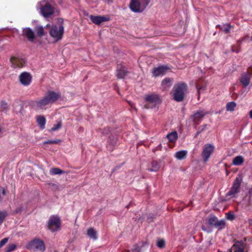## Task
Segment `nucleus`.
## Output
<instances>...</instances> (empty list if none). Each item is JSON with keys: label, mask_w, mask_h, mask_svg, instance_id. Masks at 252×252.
Wrapping results in <instances>:
<instances>
[{"label": "nucleus", "mask_w": 252, "mask_h": 252, "mask_svg": "<svg viewBox=\"0 0 252 252\" xmlns=\"http://www.w3.org/2000/svg\"><path fill=\"white\" fill-rule=\"evenodd\" d=\"M236 106V104L233 102H229L227 103L226 106V110L228 111H233Z\"/></svg>", "instance_id": "7c9ffc66"}, {"label": "nucleus", "mask_w": 252, "mask_h": 252, "mask_svg": "<svg viewBox=\"0 0 252 252\" xmlns=\"http://www.w3.org/2000/svg\"><path fill=\"white\" fill-rule=\"evenodd\" d=\"M232 51L233 52H236L238 53V52H239L240 51V50H239V49H238V50H235L232 48Z\"/></svg>", "instance_id": "49530a36"}, {"label": "nucleus", "mask_w": 252, "mask_h": 252, "mask_svg": "<svg viewBox=\"0 0 252 252\" xmlns=\"http://www.w3.org/2000/svg\"><path fill=\"white\" fill-rule=\"evenodd\" d=\"M234 215L233 213H228L227 214V219L229 220H233L234 219Z\"/></svg>", "instance_id": "a19ab883"}, {"label": "nucleus", "mask_w": 252, "mask_h": 252, "mask_svg": "<svg viewBox=\"0 0 252 252\" xmlns=\"http://www.w3.org/2000/svg\"><path fill=\"white\" fill-rule=\"evenodd\" d=\"M16 248V245L14 244L8 245L6 249V252H10L14 250Z\"/></svg>", "instance_id": "f704fd0d"}, {"label": "nucleus", "mask_w": 252, "mask_h": 252, "mask_svg": "<svg viewBox=\"0 0 252 252\" xmlns=\"http://www.w3.org/2000/svg\"><path fill=\"white\" fill-rule=\"evenodd\" d=\"M243 178L242 174H239L237 176L229 191L226 194V197L228 199L237 197V194L241 191V185L243 182Z\"/></svg>", "instance_id": "7ed1b4c3"}, {"label": "nucleus", "mask_w": 252, "mask_h": 252, "mask_svg": "<svg viewBox=\"0 0 252 252\" xmlns=\"http://www.w3.org/2000/svg\"><path fill=\"white\" fill-rule=\"evenodd\" d=\"M61 97V94L53 91H48L41 99L33 102V106L37 110H45L51 103L57 101Z\"/></svg>", "instance_id": "f257e3e1"}, {"label": "nucleus", "mask_w": 252, "mask_h": 252, "mask_svg": "<svg viewBox=\"0 0 252 252\" xmlns=\"http://www.w3.org/2000/svg\"><path fill=\"white\" fill-rule=\"evenodd\" d=\"M208 222L210 225L214 226L220 229L223 228L225 225L224 220H219L215 216L211 217L208 220Z\"/></svg>", "instance_id": "9b49d317"}, {"label": "nucleus", "mask_w": 252, "mask_h": 252, "mask_svg": "<svg viewBox=\"0 0 252 252\" xmlns=\"http://www.w3.org/2000/svg\"><path fill=\"white\" fill-rule=\"evenodd\" d=\"M145 101L142 105L143 108L152 109L161 103L162 99L159 95L156 94H147L144 97Z\"/></svg>", "instance_id": "20e7f679"}, {"label": "nucleus", "mask_w": 252, "mask_h": 252, "mask_svg": "<svg viewBox=\"0 0 252 252\" xmlns=\"http://www.w3.org/2000/svg\"><path fill=\"white\" fill-rule=\"evenodd\" d=\"M109 2H112L113 0H107Z\"/></svg>", "instance_id": "3c124183"}, {"label": "nucleus", "mask_w": 252, "mask_h": 252, "mask_svg": "<svg viewBox=\"0 0 252 252\" xmlns=\"http://www.w3.org/2000/svg\"><path fill=\"white\" fill-rule=\"evenodd\" d=\"M35 31L38 36L41 37L45 35L44 31L42 26H36Z\"/></svg>", "instance_id": "c756f323"}, {"label": "nucleus", "mask_w": 252, "mask_h": 252, "mask_svg": "<svg viewBox=\"0 0 252 252\" xmlns=\"http://www.w3.org/2000/svg\"><path fill=\"white\" fill-rule=\"evenodd\" d=\"M8 240V238H4L0 241V248L3 246Z\"/></svg>", "instance_id": "ea45409f"}, {"label": "nucleus", "mask_w": 252, "mask_h": 252, "mask_svg": "<svg viewBox=\"0 0 252 252\" xmlns=\"http://www.w3.org/2000/svg\"><path fill=\"white\" fill-rule=\"evenodd\" d=\"M11 66L13 68H21L26 63L24 59L18 57H12L10 59Z\"/></svg>", "instance_id": "f8f14e48"}, {"label": "nucleus", "mask_w": 252, "mask_h": 252, "mask_svg": "<svg viewBox=\"0 0 252 252\" xmlns=\"http://www.w3.org/2000/svg\"><path fill=\"white\" fill-rule=\"evenodd\" d=\"M187 86L184 83H179L174 85L173 90V98L177 102L182 101L187 93Z\"/></svg>", "instance_id": "f03ea898"}, {"label": "nucleus", "mask_w": 252, "mask_h": 252, "mask_svg": "<svg viewBox=\"0 0 252 252\" xmlns=\"http://www.w3.org/2000/svg\"><path fill=\"white\" fill-rule=\"evenodd\" d=\"M90 18L91 21L96 25H99L103 22L108 21L109 20V18L105 16H100L91 15Z\"/></svg>", "instance_id": "a211bd4d"}, {"label": "nucleus", "mask_w": 252, "mask_h": 252, "mask_svg": "<svg viewBox=\"0 0 252 252\" xmlns=\"http://www.w3.org/2000/svg\"><path fill=\"white\" fill-rule=\"evenodd\" d=\"M196 88L197 89H198V98L199 97V94H200V92L202 90L203 91L205 90V88L203 87H199L198 85H197L196 86Z\"/></svg>", "instance_id": "79ce46f5"}, {"label": "nucleus", "mask_w": 252, "mask_h": 252, "mask_svg": "<svg viewBox=\"0 0 252 252\" xmlns=\"http://www.w3.org/2000/svg\"><path fill=\"white\" fill-rule=\"evenodd\" d=\"M130 105L131 106V107H132V108H133L135 110H136V109L133 106V105L132 103H129Z\"/></svg>", "instance_id": "de8ad7c7"}, {"label": "nucleus", "mask_w": 252, "mask_h": 252, "mask_svg": "<svg viewBox=\"0 0 252 252\" xmlns=\"http://www.w3.org/2000/svg\"><path fill=\"white\" fill-rule=\"evenodd\" d=\"M128 71L125 66L121 64L117 66L116 69V76L119 79H124L128 74Z\"/></svg>", "instance_id": "4468645a"}, {"label": "nucleus", "mask_w": 252, "mask_h": 252, "mask_svg": "<svg viewBox=\"0 0 252 252\" xmlns=\"http://www.w3.org/2000/svg\"><path fill=\"white\" fill-rule=\"evenodd\" d=\"M251 41H252V36L251 37Z\"/></svg>", "instance_id": "5fc2aeb1"}, {"label": "nucleus", "mask_w": 252, "mask_h": 252, "mask_svg": "<svg viewBox=\"0 0 252 252\" xmlns=\"http://www.w3.org/2000/svg\"><path fill=\"white\" fill-rule=\"evenodd\" d=\"M157 246L160 248H162L165 246V241L163 239L158 240L157 243Z\"/></svg>", "instance_id": "4c0bfd02"}, {"label": "nucleus", "mask_w": 252, "mask_h": 252, "mask_svg": "<svg viewBox=\"0 0 252 252\" xmlns=\"http://www.w3.org/2000/svg\"><path fill=\"white\" fill-rule=\"evenodd\" d=\"M49 173L51 175H60L64 173V171L59 168H53L50 170Z\"/></svg>", "instance_id": "cd10ccee"}, {"label": "nucleus", "mask_w": 252, "mask_h": 252, "mask_svg": "<svg viewBox=\"0 0 252 252\" xmlns=\"http://www.w3.org/2000/svg\"><path fill=\"white\" fill-rule=\"evenodd\" d=\"M244 204L247 206H249L252 204V196L249 194H247L243 199Z\"/></svg>", "instance_id": "a878e982"}, {"label": "nucleus", "mask_w": 252, "mask_h": 252, "mask_svg": "<svg viewBox=\"0 0 252 252\" xmlns=\"http://www.w3.org/2000/svg\"><path fill=\"white\" fill-rule=\"evenodd\" d=\"M187 153L188 152L186 150L180 151L176 153L175 157L179 160H182L187 157Z\"/></svg>", "instance_id": "4be33fe9"}, {"label": "nucleus", "mask_w": 252, "mask_h": 252, "mask_svg": "<svg viewBox=\"0 0 252 252\" xmlns=\"http://www.w3.org/2000/svg\"><path fill=\"white\" fill-rule=\"evenodd\" d=\"M168 68L166 66H161L158 67L154 68L152 70L153 75L154 77H158L164 75Z\"/></svg>", "instance_id": "2eb2a0df"}, {"label": "nucleus", "mask_w": 252, "mask_h": 252, "mask_svg": "<svg viewBox=\"0 0 252 252\" xmlns=\"http://www.w3.org/2000/svg\"><path fill=\"white\" fill-rule=\"evenodd\" d=\"M230 252H244L242 244L240 242L236 243L231 248Z\"/></svg>", "instance_id": "aec40b11"}, {"label": "nucleus", "mask_w": 252, "mask_h": 252, "mask_svg": "<svg viewBox=\"0 0 252 252\" xmlns=\"http://www.w3.org/2000/svg\"><path fill=\"white\" fill-rule=\"evenodd\" d=\"M6 216L7 213L6 212H0V225L3 222Z\"/></svg>", "instance_id": "c9c22d12"}, {"label": "nucleus", "mask_w": 252, "mask_h": 252, "mask_svg": "<svg viewBox=\"0 0 252 252\" xmlns=\"http://www.w3.org/2000/svg\"><path fill=\"white\" fill-rule=\"evenodd\" d=\"M32 76L28 72H24L19 76V79L20 83L24 86H28L32 81Z\"/></svg>", "instance_id": "ddd939ff"}, {"label": "nucleus", "mask_w": 252, "mask_h": 252, "mask_svg": "<svg viewBox=\"0 0 252 252\" xmlns=\"http://www.w3.org/2000/svg\"><path fill=\"white\" fill-rule=\"evenodd\" d=\"M61 140L60 139H56V140H50L48 141H45L44 144H60L61 142Z\"/></svg>", "instance_id": "72a5a7b5"}, {"label": "nucleus", "mask_w": 252, "mask_h": 252, "mask_svg": "<svg viewBox=\"0 0 252 252\" xmlns=\"http://www.w3.org/2000/svg\"><path fill=\"white\" fill-rule=\"evenodd\" d=\"M0 107L3 110H6L8 108V105L6 102L2 101L0 104Z\"/></svg>", "instance_id": "58836bf2"}, {"label": "nucleus", "mask_w": 252, "mask_h": 252, "mask_svg": "<svg viewBox=\"0 0 252 252\" xmlns=\"http://www.w3.org/2000/svg\"><path fill=\"white\" fill-rule=\"evenodd\" d=\"M206 125H205L203 126H202V129H201L200 131H202L203 129H205V128L206 127Z\"/></svg>", "instance_id": "09e8293b"}, {"label": "nucleus", "mask_w": 252, "mask_h": 252, "mask_svg": "<svg viewBox=\"0 0 252 252\" xmlns=\"http://www.w3.org/2000/svg\"><path fill=\"white\" fill-rule=\"evenodd\" d=\"M166 137L170 142H174L178 138V134L176 131H174L167 134Z\"/></svg>", "instance_id": "393cba45"}, {"label": "nucleus", "mask_w": 252, "mask_h": 252, "mask_svg": "<svg viewBox=\"0 0 252 252\" xmlns=\"http://www.w3.org/2000/svg\"><path fill=\"white\" fill-rule=\"evenodd\" d=\"M54 6L49 2H46L40 7V12L41 14L45 18L49 17L54 13Z\"/></svg>", "instance_id": "6e6552de"}, {"label": "nucleus", "mask_w": 252, "mask_h": 252, "mask_svg": "<svg viewBox=\"0 0 252 252\" xmlns=\"http://www.w3.org/2000/svg\"><path fill=\"white\" fill-rule=\"evenodd\" d=\"M62 126V122L58 121L56 125H55L51 129L50 131H54L60 129Z\"/></svg>", "instance_id": "473e14b6"}, {"label": "nucleus", "mask_w": 252, "mask_h": 252, "mask_svg": "<svg viewBox=\"0 0 252 252\" xmlns=\"http://www.w3.org/2000/svg\"><path fill=\"white\" fill-rule=\"evenodd\" d=\"M61 220L59 217L51 216L48 221V228L52 232H55L60 229Z\"/></svg>", "instance_id": "0eeeda50"}, {"label": "nucleus", "mask_w": 252, "mask_h": 252, "mask_svg": "<svg viewBox=\"0 0 252 252\" xmlns=\"http://www.w3.org/2000/svg\"><path fill=\"white\" fill-rule=\"evenodd\" d=\"M63 27L61 25L58 28L57 26H52L50 31V35L54 38L56 41L60 40L63 36Z\"/></svg>", "instance_id": "1a4fd4ad"}, {"label": "nucleus", "mask_w": 252, "mask_h": 252, "mask_svg": "<svg viewBox=\"0 0 252 252\" xmlns=\"http://www.w3.org/2000/svg\"><path fill=\"white\" fill-rule=\"evenodd\" d=\"M150 0H131L129 8L134 12H141L148 6Z\"/></svg>", "instance_id": "423d86ee"}, {"label": "nucleus", "mask_w": 252, "mask_h": 252, "mask_svg": "<svg viewBox=\"0 0 252 252\" xmlns=\"http://www.w3.org/2000/svg\"><path fill=\"white\" fill-rule=\"evenodd\" d=\"M201 132V131L199 130L195 134V136H194V137L195 138H196L197 136L199 135V134Z\"/></svg>", "instance_id": "c03bdc74"}, {"label": "nucleus", "mask_w": 252, "mask_h": 252, "mask_svg": "<svg viewBox=\"0 0 252 252\" xmlns=\"http://www.w3.org/2000/svg\"><path fill=\"white\" fill-rule=\"evenodd\" d=\"M140 250L141 249L138 247V246L137 244H135L133 246V247L131 251L127 250L126 252H139Z\"/></svg>", "instance_id": "e433bc0d"}, {"label": "nucleus", "mask_w": 252, "mask_h": 252, "mask_svg": "<svg viewBox=\"0 0 252 252\" xmlns=\"http://www.w3.org/2000/svg\"><path fill=\"white\" fill-rule=\"evenodd\" d=\"M232 28L233 27L230 24H224L220 27V30L225 33H229Z\"/></svg>", "instance_id": "c85d7f7f"}, {"label": "nucleus", "mask_w": 252, "mask_h": 252, "mask_svg": "<svg viewBox=\"0 0 252 252\" xmlns=\"http://www.w3.org/2000/svg\"><path fill=\"white\" fill-rule=\"evenodd\" d=\"M26 248L34 252L37 251L43 252L46 249V247L43 240L38 238H35L27 244Z\"/></svg>", "instance_id": "39448f33"}, {"label": "nucleus", "mask_w": 252, "mask_h": 252, "mask_svg": "<svg viewBox=\"0 0 252 252\" xmlns=\"http://www.w3.org/2000/svg\"><path fill=\"white\" fill-rule=\"evenodd\" d=\"M248 193L252 196V186L249 189Z\"/></svg>", "instance_id": "37998d69"}, {"label": "nucleus", "mask_w": 252, "mask_h": 252, "mask_svg": "<svg viewBox=\"0 0 252 252\" xmlns=\"http://www.w3.org/2000/svg\"><path fill=\"white\" fill-rule=\"evenodd\" d=\"M36 120L39 126L42 129H44L46 123L45 118L43 116H38L37 117Z\"/></svg>", "instance_id": "b1692460"}, {"label": "nucleus", "mask_w": 252, "mask_h": 252, "mask_svg": "<svg viewBox=\"0 0 252 252\" xmlns=\"http://www.w3.org/2000/svg\"><path fill=\"white\" fill-rule=\"evenodd\" d=\"M23 34L26 36L29 41H33L35 38L34 32L29 28H24L23 30Z\"/></svg>", "instance_id": "f3484780"}, {"label": "nucleus", "mask_w": 252, "mask_h": 252, "mask_svg": "<svg viewBox=\"0 0 252 252\" xmlns=\"http://www.w3.org/2000/svg\"><path fill=\"white\" fill-rule=\"evenodd\" d=\"M214 150V146L210 144H205L201 154L204 162H207Z\"/></svg>", "instance_id": "9d476101"}, {"label": "nucleus", "mask_w": 252, "mask_h": 252, "mask_svg": "<svg viewBox=\"0 0 252 252\" xmlns=\"http://www.w3.org/2000/svg\"><path fill=\"white\" fill-rule=\"evenodd\" d=\"M250 117L252 119V109L249 112Z\"/></svg>", "instance_id": "a18cd8bd"}, {"label": "nucleus", "mask_w": 252, "mask_h": 252, "mask_svg": "<svg viewBox=\"0 0 252 252\" xmlns=\"http://www.w3.org/2000/svg\"><path fill=\"white\" fill-rule=\"evenodd\" d=\"M207 114V113L203 111H198L196 112L193 116L192 119L194 122L199 121L205 115Z\"/></svg>", "instance_id": "412c9836"}, {"label": "nucleus", "mask_w": 252, "mask_h": 252, "mask_svg": "<svg viewBox=\"0 0 252 252\" xmlns=\"http://www.w3.org/2000/svg\"><path fill=\"white\" fill-rule=\"evenodd\" d=\"M157 150V149H154V150H153V152H155Z\"/></svg>", "instance_id": "864d4df0"}, {"label": "nucleus", "mask_w": 252, "mask_h": 252, "mask_svg": "<svg viewBox=\"0 0 252 252\" xmlns=\"http://www.w3.org/2000/svg\"><path fill=\"white\" fill-rule=\"evenodd\" d=\"M245 39V38L244 37V38H243L242 39V40H241V41H238V42H239V44H240V43H241V42H242V41L244 40Z\"/></svg>", "instance_id": "8fccbe9b"}, {"label": "nucleus", "mask_w": 252, "mask_h": 252, "mask_svg": "<svg viewBox=\"0 0 252 252\" xmlns=\"http://www.w3.org/2000/svg\"><path fill=\"white\" fill-rule=\"evenodd\" d=\"M152 167L149 169L151 171H157L159 168V164L156 161H154L151 162Z\"/></svg>", "instance_id": "2f4dec72"}, {"label": "nucleus", "mask_w": 252, "mask_h": 252, "mask_svg": "<svg viewBox=\"0 0 252 252\" xmlns=\"http://www.w3.org/2000/svg\"><path fill=\"white\" fill-rule=\"evenodd\" d=\"M251 77V73L249 72H247L242 74L239 80L240 82L244 87H246L250 84Z\"/></svg>", "instance_id": "dca6fc26"}, {"label": "nucleus", "mask_w": 252, "mask_h": 252, "mask_svg": "<svg viewBox=\"0 0 252 252\" xmlns=\"http://www.w3.org/2000/svg\"><path fill=\"white\" fill-rule=\"evenodd\" d=\"M173 79L170 78H166L161 82V89L163 91H167L171 87L173 84Z\"/></svg>", "instance_id": "6ab92c4d"}, {"label": "nucleus", "mask_w": 252, "mask_h": 252, "mask_svg": "<svg viewBox=\"0 0 252 252\" xmlns=\"http://www.w3.org/2000/svg\"><path fill=\"white\" fill-rule=\"evenodd\" d=\"M244 158L241 156H237L234 158L233 164L235 165H241L244 162Z\"/></svg>", "instance_id": "bb28decb"}, {"label": "nucleus", "mask_w": 252, "mask_h": 252, "mask_svg": "<svg viewBox=\"0 0 252 252\" xmlns=\"http://www.w3.org/2000/svg\"><path fill=\"white\" fill-rule=\"evenodd\" d=\"M87 235L91 238L96 240L97 238V232L93 228H89L87 230Z\"/></svg>", "instance_id": "5701e85b"}, {"label": "nucleus", "mask_w": 252, "mask_h": 252, "mask_svg": "<svg viewBox=\"0 0 252 252\" xmlns=\"http://www.w3.org/2000/svg\"><path fill=\"white\" fill-rule=\"evenodd\" d=\"M50 26V25L49 24H48L46 25V27L47 28V27H49Z\"/></svg>", "instance_id": "603ef678"}]
</instances>
